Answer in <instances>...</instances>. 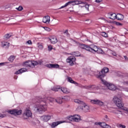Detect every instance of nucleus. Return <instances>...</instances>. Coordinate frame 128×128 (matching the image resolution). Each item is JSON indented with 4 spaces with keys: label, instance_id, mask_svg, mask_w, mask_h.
Listing matches in <instances>:
<instances>
[{
    "label": "nucleus",
    "instance_id": "obj_41",
    "mask_svg": "<svg viewBox=\"0 0 128 128\" xmlns=\"http://www.w3.org/2000/svg\"><path fill=\"white\" fill-rule=\"evenodd\" d=\"M118 128H126V126L122 125V124H120L118 126Z\"/></svg>",
    "mask_w": 128,
    "mask_h": 128
},
{
    "label": "nucleus",
    "instance_id": "obj_44",
    "mask_svg": "<svg viewBox=\"0 0 128 128\" xmlns=\"http://www.w3.org/2000/svg\"><path fill=\"white\" fill-rule=\"evenodd\" d=\"M26 44H32V42L30 40H28V41H27Z\"/></svg>",
    "mask_w": 128,
    "mask_h": 128
},
{
    "label": "nucleus",
    "instance_id": "obj_51",
    "mask_svg": "<svg viewBox=\"0 0 128 128\" xmlns=\"http://www.w3.org/2000/svg\"><path fill=\"white\" fill-rule=\"evenodd\" d=\"M73 42H75L76 44H79L80 42H78L76 41V40H73Z\"/></svg>",
    "mask_w": 128,
    "mask_h": 128
},
{
    "label": "nucleus",
    "instance_id": "obj_17",
    "mask_svg": "<svg viewBox=\"0 0 128 128\" xmlns=\"http://www.w3.org/2000/svg\"><path fill=\"white\" fill-rule=\"evenodd\" d=\"M35 110L39 114H42L43 112L46 111V108L42 105H39L36 108Z\"/></svg>",
    "mask_w": 128,
    "mask_h": 128
},
{
    "label": "nucleus",
    "instance_id": "obj_8",
    "mask_svg": "<svg viewBox=\"0 0 128 128\" xmlns=\"http://www.w3.org/2000/svg\"><path fill=\"white\" fill-rule=\"evenodd\" d=\"M112 16H113L114 18L109 17L108 18H110V20H114L116 18L118 20H124V16L120 14H118L116 15V14L114 13Z\"/></svg>",
    "mask_w": 128,
    "mask_h": 128
},
{
    "label": "nucleus",
    "instance_id": "obj_9",
    "mask_svg": "<svg viewBox=\"0 0 128 128\" xmlns=\"http://www.w3.org/2000/svg\"><path fill=\"white\" fill-rule=\"evenodd\" d=\"M74 102H76V104H82V106H84V111L85 112H88V110H90V106H87L86 104L84 102L80 100H78V99H76L74 100Z\"/></svg>",
    "mask_w": 128,
    "mask_h": 128
},
{
    "label": "nucleus",
    "instance_id": "obj_53",
    "mask_svg": "<svg viewBox=\"0 0 128 128\" xmlns=\"http://www.w3.org/2000/svg\"><path fill=\"white\" fill-rule=\"evenodd\" d=\"M124 58L126 60H128V56H124Z\"/></svg>",
    "mask_w": 128,
    "mask_h": 128
},
{
    "label": "nucleus",
    "instance_id": "obj_30",
    "mask_svg": "<svg viewBox=\"0 0 128 128\" xmlns=\"http://www.w3.org/2000/svg\"><path fill=\"white\" fill-rule=\"evenodd\" d=\"M6 114H4V112H2L0 113V118H6Z\"/></svg>",
    "mask_w": 128,
    "mask_h": 128
},
{
    "label": "nucleus",
    "instance_id": "obj_19",
    "mask_svg": "<svg viewBox=\"0 0 128 128\" xmlns=\"http://www.w3.org/2000/svg\"><path fill=\"white\" fill-rule=\"evenodd\" d=\"M63 122H66V121L64 120V121H58V122H53L51 124V126L52 128H56V126H58V124H63Z\"/></svg>",
    "mask_w": 128,
    "mask_h": 128
},
{
    "label": "nucleus",
    "instance_id": "obj_20",
    "mask_svg": "<svg viewBox=\"0 0 128 128\" xmlns=\"http://www.w3.org/2000/svg\"><path fill=\"white\" fill-rule=\"evenodd\" d=\"M46 66L48 68H58L60 65L58 64H47Z\"/></svg>",
    "mask_w": 128,
    "mask_h": 128
},
{
    "label": "nucleus",
    "instance_id": "obj_55",
    "mask_svg": "<svg viewBox=\"0 0 128 128\" xmlns=\"http://www.w3.org/2000/svg\"><path fill=\"white\" fill-rule=\"evenodd\" d=\"M14 78H15V80H16V78H18V77L15 76V77H14Z\"/></svg>",
    "mask_w": 128,
    "mask_h": 128
},
{
    "label": "nucleus",
    "instance_id": "obj_24",
    "mask_svg": "<svg viewBox=\"0 0 128 128\" xmlns=\"http://www.w3.org/2000/svg\"><path fill=\"white\" fill-rule=\"evenodd\" d=\"M2 46L3 48H8V47L10 46V43L8 42H6L4 41H3L2 42Z\"/></svg>",
    "mask_w": 128,
    "mask_h": 128
},
{
    "label": "nucleus",
    "instance_id": "obj_2",
    "mask_svg": "<svg viewBox=\"0 0 128 128\" xmlns=\"http://www.w3.org/2000/svg\"><path fill=\"white\" fill-rule=\"evenodd\" d=\"M84 4V2L80 0H72L66 2L64 6H62L60 10L62 8H66L68 6H70V4H72V6H76V4Z\"/></svg>",
    "mask_w": 128,
    "mask_h": 128
},
{
    "label": "nucleus",
    "instance_id": "obj_58",
    "mask_svg": "<svg viewBox=\"0 0 128 128\" xmlns=\"http://www.w3.org/2000/svg\"><path fill=\"white\" fill-rule=\"evenodd\" d=\"M0 126H2L0 125Z\"/></svg>",
    "mask_w": 128,
    "mask_h": 128
},
{
    "label": "nucleus",
    "instance_id": "obj_47",
    "mask_svg": "<svg viewBox=\"0 0 128 128\" xmlns=\"http://www.w3.org/2000/svg\"><path fill=\"white\" fill-rule=\"evenodd\" d=\"M6 64H8V62H1L0 63V66H4Z\"/></svg>",
    "mask_w": 128,
    "mask_h": 128
},
{
    "label": "nucleus",
    "instance_id": "obj_40",
    "mask_svg": "<svg viewBox=\"0 0 128 128\" xmlns=\"http://www.w3.org/2000/svg\"><path fill=\"white\" fill-rule=\"evenodd\" d=\"M78 108L81 110H84V105L80 104V106H78Z\"/></svg>",
    "mask_w": 128,
    "mask_h": 128
},
{
    "label": "nucleus",
    "instance_id": "obj_6",
    "mask_svg": "<svg viewBox=\"0 0 128 128\" xmlns=\"http://www.w3.org/2000/svg\"><path fill=\"white\" fill-rule=\"evenodd\" d=\"M38 64V62L34 60H27L22 64L23 66L26 68H32Z\"/></svg>",
    "mask_w": 128,
    "mask_h": 128
},
{
    "label": "nucleus",
    "instance_id": "obj_28",
    "mask_svg": "<svg viewBox=\"0 0 128 128\" xmlns=\"http://www.w3.org/2000/svg\"><path fill=\"white\" fill-rule=\"evenodd\" d=\"M71 54L72 56H80V54L78 51L72 52Z\"/></svg>",
    "mask_w": 128,
    "mask_h": 128
},
{
    "label": "nucleus",
    "instance_id": "obj_54",
    "mask_svg": "<svg viewBox=\"0 0 128 128\" xmlns=\"http://www.w3.org/2000/svg\"><path fill=\"white\" fill-rule=\"evenodd\" d=\"M44 100L42 99H41L40 100L38 101V102H42V101Z\"/></svg>",
    "mask_w": 128,
    "mask_h": 128
},
{
    "label": "nucleus",
    "instance_id": "obj_37",
    "mask_svg": "<svg viewBox=\"0 0 128 128\" xmlns=\"http://www.w3.org/2000/svg\"><path fill=\"white\" fill-rule=\"evenodd\" d=\"M115 24H116V26H123V24L122 23H120V22H114Z\"/></svg>",
    "mask_w": 128,
    "mask_h": 128
},
{
    "label": "nucleus",
    "instance_id": "obj_36",
    "mask_svg": "<svg viewBox=\"0 0 128 128\" xmlns=\"http://www.w3.org/2000/svg\"><path fill=\"white\" fill-rule=\"evenodd\" d=\"M85 22H86V24H90L92 23V20L90 19L86 20Z\"/></svg>",
    "mask_w": 128,
    "mask_h": 128
},
{
    "label": "nucleus",
    "instance_id": "obj_39",
    "mask_svg": "<svg viewBox=\"0 0 128 128\" xmlns=\"http://www.w3.org/2000/svg\"><path fill=\"white\" fill-rule=\"evenodd\" d=\"M16 10L20 11L22 10H24V8L22 6H20L18 8H16Z\"/></svg>",
    "mask_w": 128,
    "mask_h": 128
},
{
    "label": "nucleus",
    "instance_id": "obj_12",
    "mask_svg": "<svg viewBox=\"0 0 128 128\" xmlns=\"http://www.w3.org/2000/svg\"><path fill=\"white\" fill-rule=\"evenodd\" d=\"M102 82L103 84L106 86H107L108 90H116V88L114 85L106 81L105 80H102Z\"/></svg>",
    "mask_w": 128,
    "mask_h": 128
},
{
    "label": "nucleus",
    "instance_id": "obj_11",
    "mask_svg": "<svg viewBox=\"0 0 128 128\" xmlns=\"http://www.w3.org/2000/svg\"><path fill=\"white\" fill-rule=\"evenodd\" d=\"M76 58L74 56H70L67 58L66 60V62L69 64L70 66H74L76 64Z\"/></svg>",
    "mask_w": 128,
    "mask_h": 128
},
{
    "label": "nucleus",
    "instance_id": "obj_27",
    "mask_svg": "<svg viewBox=\"0 0 128 128\" xmlns=\"http://www.w3.org/2000/svg\"><path fill=\"white\" fill-rule=\"evenodd\" d=\"M67 80L69 82H70V84H78V82L72 80V78L70 77H68Z\"/></svg>",
    "mask_w": 128,
    "mask_h": 128
},
{
    "label": "nucleus",
    "instance_id": "obj_25",
    "mask_svg": "<svg viewBox=\"0 0 128 128\" xmlns=\"http://www.w3.org/2000/svg\"><path fill=\"white\" fill-rule=\"evenodd\" d=\"M100 126L103 128H110V126L104 122H100Z\"/></svg>",
    "mask_w": 128,
    "mask_h": 128
},
{
    "label": "nucleus",
    "instance_id": "obj_31",
    "mask_svg": "<svg viewBox=\"0 0 128 128\" xmlns=\"http://www.w3.org/2000/svg\"><path fill=\"white\" fill-rule=\"evenodd\" d=\"M14 56H10V58H8V60H9L11 62H14Z\"/></svg>",
    "mask_w": 128,
    "mask_h": 128
},
{
    "label": "nucleus",
    "instance_id": "obj_57",
    "mask_svg": "<svg viewBox=\"0 0 128 128\" xmlns=\"http://www.w3.org/2000/svg\"><path fill=\"white\" fill-rule=\"evenodd\" d=\"M113 56H116V53H114V54Z\"/></svg>",
    "mask_w": 128,
    "mask_h": 128
},
{
    "label": "nucleus",
    "instance_id": "obj_10",
    "mask_svg": "<svg viewBox=\"0 0 128 128\" xmlns=\"http://www.w3.org/2000/svg\"><path fill=\"white\" fill-rule=\"evenodd\" d=\"M6 112L10 114H14V116H20L22 112V110H18V109L9 110Z\"/></svg>",
    "mask_w": 128,
    "mask_h": 128
},
{
    "label": "nucleus",
    "instance_id": "obj_56",
    "mask_svg": "<svg viewBox=\"0 0 128 128\" xmlns=\"http://www.w3.org/2000/svg\"><path fill=\"white\" fill-rule=\"evenodd\" d=\"M44 102H46V100H44Z\"/></svg>",
    "mask_w": 128,
    "mask_h": 128
},
{
    "label": "nucleus",
    "instance_id": "obj_23",
    "mask_svg": "<svg viewBox=\"0 0 128 128\" xmlns=\"http://www.w3.org/2000/svg\"><path fill=\"white\" fill-rule=\"evenodd\" d=\"M50 40V42H52V44H54L58 42V38H56V37L54 36H52Z\"/></svg>",
    "mask_w": 128,
    "mask_h": 128
},
{
    "label": "nucleus",
    "instance_id": "obj_7",
    "mask_svg": "<svg viewBox=\"0 0 128 128\" xmlns=\"http://www.w3.org/2000/svg\"><path fill=\"white\" fill-rule=\"evenodd\" d=\"M90 52H92V54H96V52H97V54H102L104 50L100 48H98V46L92 44Z\"/></svg>",
    "mask_w": 128,
    "mask_h": 128
},
{
    "label": "nucleus",
    "instance_id": "obj_22",
    "mask_svg": "<svg viewBox=\"0 0 128 128\" xmlns=\"http://www.w3.org/2000/svg\"><path fill=\"white\" fill-rule=\"evenodd\" d=\"M27 70L26 68H22L21 69L18 70L16 71L15 72L16 74H22V72H26Z\"/></svg>",
    "mask_w": 128,
    "mask_h": 128
},
{
    "label": "nucleus",
    "instance_id": "obj_43",
    "mask_svg": "<svg viewBox=\"0 0 128 128\" xmlns=\"http://www.w3.org/2000/svg\"><path fill=\"white\" fill-rule=\"evenodd\" d=\"M104 120L106 122H108V117L107 115L104 116Z\"/></svg>",
    "mask_w": 128,
    "mask_h": 128
},
{
    "label": "nucleus",
    "instance_id": "obj_52",
    "mask_svg": "<svg viewBox=\"0 0 128 128\" xmlns=\"http://www.w3.org/2000/svg\"><path fill=\"white\" fill-rule=\"evenodd\" d=\"M118 114H122V112H121V111H118Z\"/></svg>",
    "mask_w": 128,
    "mask_h": 128
},
{
    "label": "nucleus",
    "instance_id": "obj_14",
    "mask_svg": "<svg viewBox=\"0 0 128 128\" xmlns=\"http://www.w3.org/2000/svg\"><path fill=\"white\" fill-rule=\"evenodd\" d=\"M47 100H50V102H57V104H62V100H64V98H62V97H59L56 99H54L52 98H48Z\"/></svg>",
    "mask_w": 128,
    "mask_h": 128
},
{
    "label": "nucleus",
    "instance_id": "obj_42",
    "mask_svg": "<svg viewBox=\"0 0 128 128\" xmlns=\"http://www.w3.org/2000/svg\"><path fill=\"white\" fill-rule=\"evenodd\" d=\"M102 2V0H96L95 2L97 4H100Z\"/></svg>",
    "mask_w": 128,
    "mask_h": 128
},
{
    "label": "nucleus",
    "instance_id": "obj_4",
    "mask_svg": "<svg viewBox=\"0 0 128 128\" xmlns=\"http://www.w3.org/2000/svg\"><path fill=\"white\" fill-rule=\"evenodd\" d=\"M66 119L68 120L70 122H78L80 120V116L78 114L70 115L66 117Z\"/></svg>",
    "mask_w": 128,
    "mask_h": 128
},
{
    "label": "nucleus",
    "instance_id": "obj_15",
    "mask_svg": "<svg viewBox=\"0 0 128 128\" xmlns=\"http://www.w3.org/2000/svg\"><path fill=\"white\" fill-rule=\"evenodd\" d=\"M80 48L82 50H86L87 52H90L92 50V45H86V44H79Z\"/></svg>",
    "mask_w": 128,
    "mask_h": 128
},
{
    "label": "nucleus",
    "instance_id": "obj_46",
    "mask_svg": "<svg viewBox=\"0 0 128 128\" xmlns=\"http://www.w3.org/2000/svg\"><path fill=\"white\" fill-rule=\"evenodd\" d=\"M100 124H101L100 122H96L94 123V124H96V126H98V125L100 126Z\"/></svg>",
    "mask_w": 128,
    "mask_h": 128
},
{
    "label": "nucleus",
    "instance_id": "obj_13",
    "mask_svg": "<svg viewBox=\"0 0 128 128\" xmlns=\"http://www.w3.org/2000/svg\"><path fill=\"white\" fill-rule=\"evenodd\" d=\"M84 88L90 90H100V86L94 84H90L84 86Z\"/></svg>",
    "mask_w": 128,
    "mask_h": 128
},
{
    "label": "nucleus",
    "instance_id": "obj_16",
    "mask_svg": "<svg viewBox=\"0 0 128 128\" xmlns=\"http://www.w3.org/2000/svg\"><path fill=\"white\" fill-rule=\"evenodd\" d=\"M90 102L93 104H97L98 106H102L104 104V102L98 99L92 100H90Z\"/></svg>",
    "mask_w": 128,
    "mask_h": 128
},
{
    "label": "nucleus",
    "instance_id": "obj_34",
    "mask_svg": "<svg viewBox=\"0 0 128 128\" xmlns=\"http://www.w3.org/2000/svg\"><path fill=\"white\" fill-rule=\"evenodd\" d=\"M84 7L85 8H86V10H87L88 12H90V10L88 9V8H90V4H86L83 6H81V8H84Z\"/></svg>",
    "mask_w": 128,
    "mask_h": 128
},
{
    "label": "nucleus",
    "instance_id": "obj_21",
    "mask_svg": "<svg viewBox=\"0 0 128 128\" xmlns=\"http://www.w3.org/2000/svg\"><path fill=\"white\" fill-rule=\"evenodd\" d=\"M24 116H27V118H30V116H32V111H30V110H26L24 112Z\"/></svg>",
    "mask_w": 128,
    "mask_h": 128
},
{
    "label": "nucleus",
    "instance_id": "obj_18",
    "mask_svg": "<svg viewBox=\"0 0 128 128\" xmlns=\"http://www.w3.org/2000/svg\"><path fill=\"white\" fill-rule=\"evenodd\" d=\"M41 118L43 122H46L52 118V116L48 114L43 115L41 116Z\"/></svg>",
    "mask_w": 128,
    "mask_h": 128
},
{
    "label": "nucleus",
    "instance_id": "obj_49",
    "mask_svg": "<svg viewBox=\"0 0 128 128\" xmlns=\"http://www.w3.org/2000/svg\"><path fill=\"white\" fill-rule=\"evenodd\" d=\"M123 110H125L126 112H128V108H123Z\"/></svg>",
    "mask_w": 128,
    "mask_h": 128
},
{
    "label": "nucleus",
    "instance_id": "obj_50",
    "mask_svg": "<svg viewBox=\"0 0 128 128\" xmlns=\"http://www.w3.org/2000/svg\"><path fill=\"white\" fill-rule=\"evenodd\" d=\"M39 48H40V50H42V48H44V46H42V45H40L38 46Z\"/></svg>",
    "mask_w": 128,
    "mask_h": 128
},
{
    "label": "nucleus",
    "instance_id": "obj_38",
    "mask_svg": "<svg viewBox=\"0 0 128 128\" xmlns=\"http://www.w3.org/2000/svg\"><path fill=\"white\" fill-rule=\"evenodd\" d=\"M44 28L47 32H50V30H52V29L48 27H44Z\"/></svg>",
    "mask_w": 128,
    "mask_h": 128
},
{
    "label": "nucleus",
    "instance_id": "obj_33",
    "mask_svg": "<svg viewBox=\"0 0 128 128\" xmlns=\"http://www.w3.org/2000/svg\"><path fill=\"white\" fill-rule=\"evenodd\" d=\"M101 36H104V38H108V34H106V32H102L101 33Z\"/></svg>",
    "mask_w": 128,
    "mask_h": 128
},
{
    "label": "nucleus",
    "instance_id": "obj_1",
    "mask_svg": "<svg viewBox=\"0 0 128 128\" xmlns=\"http://www.w3.org/2000/svg\"><path fill=\"white\" fill-rule=\"evenodd\" d=\"M108 68L104 67L100 72H99V74L96 76V78H100L101 81L102 82V80H104L102 78L106 76V74L108 72Z\"/></svg>",
    "mask_w": 128,
    "mask_h": 128
},
{
    "label": "nucleus",
    "instance_id": "obj_3",
    "mask_svg": "<svg viewBox=\"0 0 128 128\" xmlns=\"http://www.w3.org/2000/svg\"><path fill=\"white\" fill-rule=\"evenodd\" d=\"M52 90L53 92H62L64 94H70V90L66 88L60 87V86H57L56 87H54L52 88Z\"/></svg>",
    "mask_w": 128,
    "mask_h": 128
},
{
    "label": "nucleus",
    "instance_id": "obj_5",
    "mask_svg": "<svg viewBox=\"0 0 128 128\" xmlns=\"http://www.w3.org/2000/svg\"><path fill=\"white\" fill-rule=\"evenodd\" d=\"M113 101L114 104H115L118 108H122L124 110V104L120 98L115 96L113 98Z\"/></svg>",
    "mask_w": 128,
    "mask_h": 128
},
{
    "label": "nucleus",
    "instance_id": "obj_29",
    "mask_svg": "<svg viewBox=\"0 0 128 128\" xmlns=\"http://www.w3.org/2000/svg\"><path fill=\"white\" fill-rule=\"evenodd\" d=\"M12 36V35L10 34H6L4 38V40H8V38H10Z\"/></svg>",
    "mask_w": 128,
    "mask_h": 128
},
{
    "label": "nucleus",
    "instance_id": "obj_32",
    "mask_svg": "<svg viewBox=\"0 0 128 128\" xmlns=\"http://www.w3.org/2000/svg\"><path fill=\"white\" fill-rule=\"evenodd\" d=\"M36 62H37L36 66H38V64H40V66H42V62H44V61H42V60H38V62L36 61Z\"/></svg>",
    "mask_w": 128,
    "mask_h": 128
},
{
    "label": "nucleus",
    "instance_id": "obj_45",
    "mask_svg": "<svg viewBox=\"0 0 128 128\" xmlns=\"http://www.w3.org/2000/svg\"><path fill=\"white\" fill-rule=\"evenodd\" d=\"M48 50L50 51L52 50V46H48Z\"/></svg>",
    "mask_w": 128,
    "mask_h": 128
},
{
    "label": "nucleus",
    "instance_id": "obj_35",
    "mask_svg": "<svg viewBox=\"0 0 128 128\" xmlns=\"http://www.w3.org/2000/svg\"><path fill=\"white\" fill-rule=\"evenodd\" d=\"M63 34H66V36H70V33H68V30H66L64 32H63Z\"/></svg>",
    "mask_w": 128,
    "mask_h": 128
},
{
    "label": "nucleus",
    "instance_id": "obj_26",
    "mask_svg": "<svg viewBox=\"0 0 128 128\" xmlns=\"http://www.w3.org/2000/svg\"><path fill=\"white\" fill-rule=\"evenodd\" d=\"M50 17L49 16H46L43 18L42 22H44V24H48L50 20Z\"/></svg>",
    "mask_w": 128,
    "mask_h": 128
},
{
    "label": "nucleus",
    "instance_id": "obj_48",
    "mask_svg": "<svg viewBox=\"0 0 128 128\" xmlns=\"http://www.w3.org/2000/svg\"><path fill=\"white\" fill-rule=\"evenodd\" d=\"M114 13H108V16H110V18H114V16L112 15V14H114Z\"/></svg>",
    "mask_w": 128,
    "mask_h": 128
}]
</instances>
